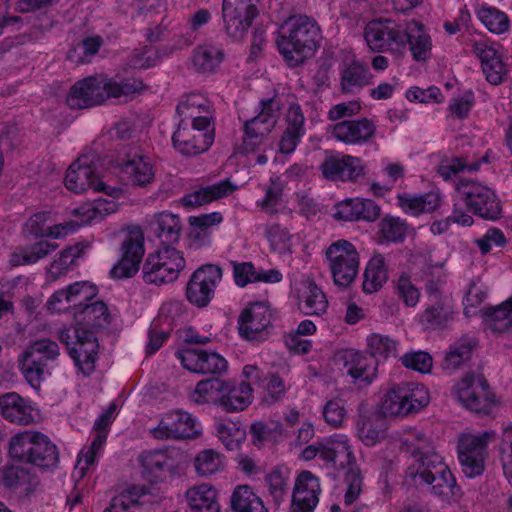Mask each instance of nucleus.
<instances>
[{
    "mask_svg": "<svg viewBox=\"0 0 512 512\" xmlns=\"http://www.w3.org/2000/svg\"><path fill=\"white\" fill-rule=\"evenodd\" d=\"M321 40L316 21L305 15L287 18L279 27L276 45L290 67H298L314 56Z\"/></svg>",
    "mask_w": 512,
    "mask_h": 512,
    "instance_id": "1",
    "label": "nucleus"
},
{
    "mask_svg": "<svg viewBox=\"0 0 512 512\" xmlns=\"http://www.w3.org/2000/svg\"><path fill=\"white\" fill-rule=\"evenodd\" d=\"M144 88L138 79L118 80L104 75L89 76L76 82L66 102L70 108L84 109L99 105L109 98L134 94Z\"/></svg>",
    "mask_w": 512,
    "mask_h": 512,
    "instance_id": "2",
    "label": "nucleus"
},
{
    "mask_svg": "<svg viewBox=\"0 0 512 512\" xmlns=\"http://www.w3.org/2000/svg\"><path fill=\"white\" fill-rule=\"evenodd\" d=\"M406 478L416 486H427L440 498L450 499L457 489L456 479L437 452L415 455L406 469Z\"/></svg>",
    "mask_w": 512,
    "mask_h": 512,
    "instance_id": "3",
    "label": "nucleus"
},
{
    "mask_svg": "<svg viewBox=\"0 0 512 512\" xmlns=\"http://www.w3.org/2000/svg\"><path fill=\"white\" fill-rule=\"evenodd\" d=\"M9 456L23 463L39 467H52L58 462V451L50 438L42 432L25 430L9 440Z\"/></svg>",
    "mask_w": 512,
    "mask_h": 512,
    "instance_id": "4",
    "label": "nucleus"
},
{
    "mask_svg": "<svg viewBox=\"0 0 512 512\" xmlns=\"http://www.w3.org/2000/svg\"><path fill=\"white\" fill-rule=\"evenodd\" d=\"M59 355V345L49 338L37 339L24 350L19 357V368L34 389H39L41 382L51 374L52 363Z\"/></svg>",
    "mask_w": 512,
    "mask_h": 512,
    "instance_id": "5",
    "label": "nucleus"
},
{
    "mask_svg": "<svg viewBox=\"0 0 512 512\" xmlns=\"http://www.w3.org/2000/svg\"><path fill=\"white\" fill-rule=\"evenodd\" d=\"M98 166L99 159L95 152L83 153L67 170L65 177L67 189L75 193L93 189L114 198L123 196L124 192L121 188L107 185L100 179L97 173Z\"/></svg>",
    "mask_w": 512,
    "mask_h": 512,
    "instance_id": "6",
    "label": "nucleus"
},
{
    "mask_svg": "<svg viewBox=\"0 0 512 512\" xmlns=\"http://www.w3.org/2000/svg\"><path fill=\"white\" fill-rule=\"evenodd\" d=\"M407 22L397 23L391 19L372 20L364 28V39L372 52L389 53L400 59L404 57Z\"/></svg>",
    "mask_w": 512,
    "mask_h": 512,
    "instance_id": "7",
    "label": "nucleus"
},
{
    "mask_svg": "<svg viewBox=\"0 0 512 512\" xmlns=\"http://www.w3.org/2000/svg\"><path fill=\"white\" fill-rule=\"evenodd\" d=\"M429 401V391L424 385L402 383L387 391L381 403V411L385 416L405 417L418 413Z\"/></svg>",
    "mask_w": 512,
    "mask_h": 512,
    "instance_id": "8",
    "label": "nucleus"
},
{
    "mask_svg": "<svg viewBox=\"0 0 512 512\" xmlns=\"http://www.w3.org/2000/svg\"><path fill=\"white\" fill-rule=\"evenodd\" d=\"M185 266L183 252L164 244L148 255L143 265V279L146 283L156 285L173 282Z\"/></svg>",
    "mask_w": 512,
    "mask_h": 512,
    "instance_id": "9",
    "label": "nucleus"
},
{
    "mask_svg": "<svg viewBox=\"0 0 512 512\" xmlns=\"http://www.w3.org/2000/svg\"><path fill=\"white\" fill-rule=\"evenodd\" d=\"M59 340L65 344L68 354L85 376L95 369L98 342L93 332L79 327L65 328L59 332Z\"/></svg>",
    "mask_w": 512,
    "mask_h": 512,
    "instance_id": "10",
    "label": "nucleus"
},
{
    "mask_svg": "<svg viewBox=\"0 0 512 512\" xmlns=\"http://www.w3.org/2000/svg\"><path fill=\"white\" fill-rule=\"evenodd\" d=\"M455 189L457 197L476 215L489 220L501 216L500 201L490 187L474 180L460 179Z\"/></svg>",
    "mask_w": 512,
    "mask_h": 512,
    "instance_id": "11",
    "label": "nucleus"
},
{
    "mask_svg": "<svg viewBox=\"0 0 512 512\" xmlns=\"http://www.w3.org/2000/svg\"><path fill=\"white\" fill-rule=\"evenodd\" d=\"M495 439L493 431L481 433H467L459 437L458 459L462 472L468 478H475L483 474L488 457V445Z\"/></svg>",
    "mask_w": 512,
    "mask_h": 512,
    "instance_id": "12",
    "label": "nucleus"
},
{
    "mask_svg": "<svg viewBox=\"0 0 512 512\" xmlns=\"http://www.w3.org/2000/svg\"><path fill=\"white\" fill-rule=\"evenodd\" d=\"M326 259L336 285L347 287L356 278L359 269V254L349 241L340 239L326 249Z\"/></svg>",
    "mask_w": 512,
    "mask_h": 512,
    "instance_id": "13",
    "label": "nucleus"
},
{
    "mask_svg": "<svg viewBox=\"0 0 512 512\" xmlns=\"http://www.w3.org/2000/svg\"><path fill=\"white\" fill-rule=\"evenodd\" d=\"M116 405L110 404L96 419L93 430L94 437L91 444L84 447L78 455L72 478L76 484L81 481L90 468L95 464L96 458L106 443L110 425L115 418Z\"/></svg>",
    "mask_w": 512,
    "mask_h": 512,
    "instance_id": "14",
    "label": "nucleus"
},
{
    "mask_svg": "<svg viewBox=\"0 0 512 512\" xmlns=\"http://www.w3.org/2000/svg\"><path fill=\"white\" fill-rule=\"evenodd\" d=\"M150 434L158 440L197 438L202 433L198 418L184 410H174L163 414Z\"/></svg>",
    "mask_w": 512,
    "mask_h": 512,
    "instance_id": "15",
    "label": "nucleus"
},
{
    "mask_svg": "<svg viewBox=\"0 0 512 512\" xmlns=\"http://www.w3.org/2000/svg\"><path fill=\"white\" fill-rule=\"evenodd\" d=\"M173 145L180 153L188 156L203 153L214 141L213 127L209 120L179 123L172 136Z\"/></svg>",
    "mask_w": 512,
    "mask_h": 512,
    "instance_id": "16",
    "label": "nucleus"
},
{
    "mask_svg": "<svg viewBox=\"0 0 512 512\" xmlns=\"http://www.w3.org/2000/svg\"><path fill=\"white\" fill-rule=\"evenodd\" d=\"M121 251V259L110 270V276L114 279L131 278L139 271L145 252L144 234L139 226L126 229Z\"/></svg>",
    "mask_w": 512,
    "mask_h": 512,
    "instance_id": "17",
    "label": "nucleus"
},
{
    "mask_svg": "<svg viewBox=\"0 0 512 512\" xmlns=\"http://www.w3.org/2000/svg\"><path fill=\"white\" fill-rule=\"evenodd\" d=\"M98 295V287L90 281H76L55 291L47 300L51 313L73 312L81 309Z\"/></svg>",
    "mask_w": 512,
    "mask_h": 512,
    "instance_id": "18",
    "label": "nucleus"
},
{
    "mask_svg": "<svg viewBox=\"0 0 512 512\" xmlns=\"http://www.w3.org/2000/svg\"><path fill=\"white\" fill-rule=\"evenodd\" d=\"M471 49L480 60L482 72L490 84L499 85L505 81L508 66L504 61V48L501 44L488 39L472 40Z\"/></svg>",
    "mask_w": 512,
    "mask_h": 512,
    "instance_id": "19",
    "label": "nucleus"
},
{
    "mask_svg": "<svg viewBox=\"0 0 512 512\" xmlns=\"http://www.w3.org/2000/svg\"><path fill=\"white\" fill-rule=\"evenodd\" d=\"M454 393L463 406L477 413H489L494 405L493 395L480 376L466 375L455 385Z\"/></svg>",
    "mask_w": 512,
    "mask_h": 512,
    "instance_id": "20",
    "label": "nucleus"
},
{
    "mask_svg": "<svg viewBox=\"0 0 512 512\" xmlns=\"http://www.w3.org/2000/svg\"><path fill=\"white\" fill-rule=\"evenodd\" d=\"M258 0H223V20L227 34L241 40L258 14Z\"/></svg>",
    "mask_w": 512,
    "mask_h": 512,
    "instance_id": "21",
    "label": "nucleus"
},
{
    "mask_svg": "<svg viewBox=\"0 0 512 512\" xmlns=\"http://www.w3.org/2000/svg\"><path fill=\"white\" fill-rule=\"evenodd\" d=\"M222 279V269L213 264L203 265L190 277L186 296L190 303L205 307L214 297L215 289Z\"/></svg>",
    "mask_w": 512,
    "mask_h": 512,
    "instance_id": "22",
    "label": "nucleus"
},
{
    "mask_svg": "<svg viewBox=\"0 0 512 512\" xmlns=\"http://www.w3.org/2000/svg\"><path fill=\"white\" fill-rule=\"evenodd\" d=\"M272 311L265 302L250 303L238 318V330L241 337L249 341H263L268 336Z\"/></svg>",
    "mask_w": 512,
    "mask_h": 512,
    "instance_id": "23",
    "label": "nucleus"
},
{
    "mask_svg": "<svg viewBox=\"0 0 512 512\" xmlns=\"http://www.w3.org/2000/svg\"><path fill=\"white\" fill-rule=\"evenodd\" d=\"M0 415L8 422L27 426L38 422L40 410L28 398L16 392H8L0 396Z\"/></svg>",
    "mask_w": 512,
    "mask_h": 512,
    "instance_id": "24",
    "label": "nucleus"
},
{
    "mask_svg": "<svg viewBox=\"0 0 512 512\" xmlns=\"http://www.w3.org/2000/svg\"><path fill=\"white\" fill-rule=\"evenodd\" d=\"M343 370L351 377L352 383L359 387L370 385L378 374V362L372 356L353 349L341 353Z\"/></svg>",
    "mask_w": 512,
    "mask_h": 512,
    "instance_id": "25",
    "label": "nucleus"
},
{
    "mask_svg": "<svg viewBox=\"0 0 512 512\" xmlns=\"http://www.w3.org/2000/svg\"><path fill=\"white\" fill-rule=\"evenodd\" d=\"M176 357L182 366L198 374H221L228 368L227 360L216 352L186 348L178 351Z\"/></svg>",
    "mask_w": 512,
    "mask_h": 512,
    "instance_id": "26",
    "label": "nucleus"
},
{
    "mask_svg": "<svg viewBox=\"0 0 512 512\" xmlns=\"http://www.w3.org/2000/svg\"><path fill=\"white\" fill-rule=\"evenodd\" d=\"M253 388L246 381H221L218 408L226 413H238L246 410L253 402Z\"/></svg>",
    "mask_w": 512,
    "mask_h": 512,
    "instance_id": "27",
    "label": "nucleus"
},
{
    "mask_svg": "<svg viewBox=\"0 0 512 512\" xmlns=\"http://www.w3.org/2000/svg\"><path fill=\"white\" fill-rule=\"evenodd\" d=\"M119 167L122 175L135 186L145 187L151 184L155 177L152 160L137 149L127 152Z\"/></svg>",
    "mask_w": 512,
    "mask_h": 512,
    "instance_id": "28",
    "label": "nucleus"
},
{
    "mask_svg": "<svg viewBox=\"0 0 512 512\" xmlns=\"http://www.w3.org/2000/svg\"><path fill=\"white\" fill-rule=\"evenodd\" d=\"M320 170L326 179L349 181L363 174V165L358 157L332 155L325 158L320 165Z\"/></svg>",
    "mask_w": 512,
    "mask_h": 512,
    "instance_id": "29",
    "label": "nucleus"
},
{
    "mask_svg": "<svg viewBox=\"0 0 512 512\" xmlns=\"http://www.w3.org/2000/svg\"><path fill=\"white\" fill-rule=\"evenodd\" d=\"M140 460L143 473L151 482L163 481L172 477L177 470L175 458L166 450L144 452Z\"/></svg>",
    "mask_w": 512,
    "mask_h": 512,
    "instance_id": "30",
    "label": "nucleus"
},
{
    "mask_svg": "<svg viewBox=\"0 0 512 512\" xmlns=\"http://www.w3.org/2000/svg\"><path fill=\"white\" fill-rule=\"evenodd\" d=\"M321 460L341 468L354 464L355 456L349 437L336 433L322 439Z\"/></svg>",
    "mask_w": 512,
    "mask_h": 512,
    "instance_id": "31",
    "label": "nucleus"
},
{
    "mask_svg": "<svg viewBox=\"0 0 512 512\" xmlns=\"http://www.w3.org/2000/svg\"><path fill=\"white\" fill-rule=\"evenodd\" d=\"M374 123L366 118L360 120H345L331 127L332 136L348 145H362L375 134Z\"/></svg>",
    "mask_w": 512,
    "mask_h": 512,
    "instance_id": "32",
    "label": "nucleus"
},
{
    "mask_svg": "<svg viewBox=\"0 0 512 512\" xmlns=\"http://www.w3.org/2000/svg\"><path fill=\"white\" fill-rule=\"evenodd\" d=\"M184 499L190 512H221L218 491L210 483L190 486L184 493Z\"/></svg>",
    "mask_w": 512,
    "mask_h": 512,
    "instance_id": "33",
    "label": "nucleus"
},
{
    "mask_svg": "<svg viewBox=\"0 0 512 512\" xmlns=\"http://www.w3.org/2000/svg\"><path fill=\"white\" fill-rule=\"evenodd\" d=\"M272 131V120L261 121V118H252L244 125V134L239 151L242 154L265 152L269 147L268 136Z\"/></svg>",
    "mask_w": 512,
    "mask_h": 512,
    "instance_id": "34",
    "label": "nucleus"
},
{
    "mask_svg": "<svg viewBox=\"0 0 512 512\" xmlns=\"http://www.w3.org/2000/svg\"><path fill=\"white\" fill-rule=\"evenodd\" d=\"M355 436L368 447L382 443L387 437L384 420L375 412L359 414L355 423Z\"/></svg>",
    "mask_w": 512,
    "mask_h": 512,
    "instance_id": "35",
    "label": "nucleus"
},
{
    "mask_svg": "<svg viewBox=\"0 0 512 512\" xmlns=\"http://www.w3.org/2000/svg\"><path fill=\"white\" fill-rule=\"evenodd\" d=\"M321 493L318 477L310 471H302L295 480L292 503L296 507L314 508L319 502Z\"/></svg>",
    "mask_w": 512,
    "mask_h": 512,
    "instance_id": "36",
    "label": "nucleus"
},
{
    "mask_svg": "<svg viewBox=\"0 0 512 512\" xmlns=\"http://www.w3.org/2000/svg\"><path fill=\"white\" fill-rule=\"evenodd\" d=\"M406 40H404V54L409 47L415 61H426L431 56L432 40L424 26L417 21L407 22Z\"/></svg>",
    "mask_w": 512,
    "mask_h": 512,
    "instance_id": "37",
    "label": "nucleus"
},
{
    "mask_svg": "<svg viewBox=\"0 0 512 512\" xmlns=\"http://www.w3.org/2000/svg\"><path fill=\"white\" fill-rule=\"evenodd\" d=\"M299 309L307 315H321L327 307L328 301L323 291L311 280H304L298 288Z\"/></svg>",
    "mask_w": 512,
    "mask_h": 512,
    "instance_id": "38",
    "label": "nucleus"
},
{
    "mask_svg": "<svg viewBox=\"0 0 512 512\" xmlns=\"http://www.w3.org/2000/svg\"><path fill=\"white\" fill-rule=\"evenodd\" d=\"M76 326L82 329L103 328L110 324L111 314L107 305L102 301L88 303L81 309L73 312Z\"/></svg>",
    "mask_w": 512,
    "mask_h": 512,
    "instance_id": "39",
    "label": "nucleus"
},
{
    "mask_svg": "<svg viewBox=\"0 0 512 512\" xmlns=\"http://www.w3.org/2000/svg\"><path fill=\"white\" fill-rule=\"evenodd\" d=\"M263 236L272 253L280 257L290 256L294 251V235L280 223L270 222L262 225Z\"/></svg>",
    "mask_w": 512,
    "mask_h": 512,
    "instance_id": "40",
    "label": "nucleus"
},
{
    "mask_svg": "<svg viewBox=\"0 0 512 512\" xmlns=\"http://www.w3.org/2000/svg\"><path fill=\"white\" fill-rule=\"evenodd\" d=\"M441 197L438 192L425 194L402 193L397 196L399 207L406 213L418 216L423 213H431L440 205Z\"/></svg>",
    "mask_w": 512,
    "mask_h": 512,
    "instance_id": "41",
    "label": "nucleus"
},
{
    "mask_svg": "<svg viewBox=\"0 0 512 512\" xmlns=\"http://www.w3.org/2000/svg\"><path fill=\"white\" fill-rule=\"evenodd\" d=\"M225 54L219 44L206 42L198 45L192 55V64L196 71L210 74L224 61Z\"/></svg>",
    "mask_w": 512,
    "mask_h": 512,
    "instance_id": "42",
    "label": "nucleus"
},
{
    "mask_svg": "<svg viewBox=\"0 0 512 512\" xmlns=\"http://www.w3.org/2000/svg\"><path fill=\"white\" fill-rule=\"evenodd\" d=\"M236 189L237 185L233 184L229 179H224L185 195L182 203L185 206H200L231 195Z\"/></svg>",
    "mask_w": 512,
    "mask_h": 512,
    "instance_id": "43",
    "label": "nucleus"
},
{
    "mask_svg": "<svg viewBox=\"0 0 512 512\" xmlns=\"http://www.w3.org/2000/svg\"><path fill=\"white\" fill-rule=\"evenodd\" d=\"M89 246L87 242H80L64 249L59 257L48 266L47 279L53 282L64 276L76 260L86 255Z\"/></svg>",
    "mask_w": 512,
    "mask_h": 512,
    "instance_id": "44",
    "label": "nucleus"
},
{
    "mask_svg": "<svg viewBox=\"0 0 512 512\" xmlns=\"http://www.w3.org/2000/svg\"><path fill=\"white\" fill-rule=\"evenodd\" d=\"M177 113L182 117L180 123L211 121V107L208 99L201 94H189L178 105Z\"/></svg>",
    "mask_w": 512,
    "mask_h": 512,
    "instance_id": "45",
    "label": "nucleus"
},
{
    "mask_svg": "<svg viewBox=\"0 0 512 512\" xmlns=\"http://www.w3.org/2000/svg\"><path fill=\"white\" fill-rule=\"evenodd\" d=\"M214 430L217 439L230 451L239 449L247 435L245 426L230 418L216 421Z\"/></svg>",
    "mask_w": 512,
    "mask_h": 512,
    "instance_id": "46",
    "label": "nucleus"
},
{
    "mask_svg": "<svg viewBox=\"0 0 512 512\" xmlns=\"http://www.w3.org/2000/svg\"><path fill=\"white\" fill-rule=\"evenodd\" d=\"M193 467L199 477L209 478L225 470L226 457L218 450L203 449L195 455Z\"/></svg>",
    "mask_w": 512,
    "mask_h": 512,
    "instance_id": "47",
    "label": "nucleus"
},
{
    "mask_svg": "<svg viewBox=\"0 0 512 512\" xmlns=\"http://www.w3.org/2000/svg\"><path fill=\"white\" fill-rule=\"evenodd\" d=\"M230 503L234 512H268L263 500L249 485L236 486Z\"/></svg>",
    "mask_w": 512,
    "mask_h": 512,
    "instance_id": "48",
    "label": "nucleus"
},
{
    "mask_svg": "<svg viewBox=\"0 0 512 512\" xmlns=\"http://www.w3.org/2000/svg\"><path fill=\"white\" fill-rule=\"evenodd\" d=\"M388 279L385 258L381 254H375L367 263L364 280L363 291L367 294L377 292Z\"/></svg>",
    "mask_w": 512,
    "mask_h": 512,
    "instance_id": "49",
    "label": "nucleus"
},
{
    "mask_svg": "<svg viewBox=\"0 0 512 512\" xmlns=\"http://www.w3.org/2000/svg\"><path fill=\"white\" fill-rule=\"evenodd\" d=\"M476 16L483 26L492 34L502 35L510 29L508 15L496 7L487 4L480 5L476 10Z\"/></svg>",
    "mask_w": 512,
    "mask_h": 512,
    "instance_id": "50",
    "label": "nucleus"
},
{
    "mask_svg": "<svg viewBox=\"0 0 512 512\" xmlns=\"http://www.w3.org/2000/svg\"><path fill=\"white\" fill-rule=\"evenodd\" d=\"M45 214L38 213L33 215L26 223L28 231L35 236H46L53 239H59L72 233L77 228L74 221H67L53 226L45 227L43 222L45 221Z\"/></svg>",
    "mask_w": 512,
    "mask_h": 512,
    "instance_id": "51",
    "label": "nucleus"
},
{
    "mask_svg": "<svg viewBox=\"0 0 512 512\" xmlns=\"http://www.w3.org/2000/svg\"><path fill=\"white\" fill-rule=\"evenodd\" d=\"M57 245L48 241H39L26 248H17L10 262L15 266L34 264L57 249Z\"/></svg>",
    "mask_w": 512,
    "mask_h": 512,
    "instance_id": "52",
    "label": "nucleus"
},
{
    "mask_svg": "<svg viewBox=\"0 0 512 512\" xmlns=\"http://www.w3.org/2000/svg\"><path fill=\"white\" fill-rule=\"evenodd\" d=\"M154 230L161 239L162 245L175 243L179 240L181 231L180 218L170 212H161L154 217Z\"/></svg>",
    "mask_w": 512,
    "mask_h": 512,
    "instance_id": "53",
    "label": "nucleus"
},
{
    "mask_svg": "<svg viewBox=\"0 0 512 512\" xmlns=\"http://www.w3.org/2000/svg\"><path fill=\"white\" fill-rule=\"evenodd\" d=\"M486 323L496 333L512 331V295L502 304L487 310Z\"/></svg>",
    "mask_w": 512,
    "mask_h": 512,
    "instance_id": "54",
    "label": "nucleus"
},
{
    "mask_svg": "<svg viewBox=\"0 0 512 512\" xmlns=\"http://www.w3.org/2000/svg\"><path fill=\"white\" fill-rule=\"evenodd\" d=\"M367 349L374 359H388L398 354V342L388 335L372 333L367 336Z\"/></svg>",
    "mask_w": 512,
    "mask_h": 512,
    "instance_id": "55",
    "label": "nucleus"
},
{
    "mask_svg": "<svg viewBox=\"0 0 512 512\" xmlns=\"http://www.w3.org/2000/svg\"><path fill=\"white\" fill-rule=\"evenodd\" d=\"M221 379H208L199 381L191 394V400L198 404H213L218 407Z\"/></svg>",
    "mask_w": 512,
    "mask_h": 512,
    "instance_id": "56",
    "label": "nucleus"
},
{
    "mask_svg": "<svg viewBox=\"0 0 512 512\" xmlns=\"http://www.w3.org/2000/svg\"><path fill=\"white\" fill-rule=\"evenodd\" d=\"M325 422L334 429L344 427L347 420L346 402L341 397L328 400L322 409Z\"/></svg>",
    "mask_w": 512,
    "mask_h": 512,
    "instance_id": "57",
    "label": "nucleus"
},
{
    "mask_svg": "<svg viewBox=\"0 0 512 512\" xmlns=\"http://www.w3.org/2000/svg\"><path fill=\"white\" fill-rule=\"evenodd\" d=\"M402 445L412 454L420 456L430 452H435L431 439L422 431L409 429L405 432Z\"/></svg>",
    "mask_w": 512,
    "mask_h": 512,
    "instance_id": "58",
    "label": "nucleus"
},
{
    "mask_svg": "<svg viewBox=\"0 0 512 512\" xmlns=\"http://www.w3.org/2000/svg\"><path fill=\"white\" fill-rule=\"evenodd\" d=\"M263 389V401L268 405H272L283 399L289 389V384L279 372H269Z\"/></svg>",
    "mask_w": 512,
    "mask_h": 512,
    "instance_id": "59",
    "label": "nucleus"
},
{
    "mask_svg": "<svg viewBox=\"0 0 512 512\" xmlns=\"http://www.w3.org/2000/svg\"><path fill=\"white\" fill-rule=\"evenodd\" d=\"M147 493L144 487H132L115 496L105 512H135L138 499Z\"/></svg>",
    "mask_w": 512,
    "mask_h": 512,
    "instance_id": "60",
    "label": "nucleus"
},
{
    "mask_svg": "<svg viewBox=\"0 0 512 512\" xmlns=\"http://www.w3.org/2000/svg\"><path fill=\"white\" fill-rule=\"evenodd\" d=\"M288 480V474L280 468H276L266 475L265 482L269 495L276 504L285 500L288 492Z\"/></svg>",
    "mask_w": 512,
    "mask_h": 512,
    "instance_id": "61",
    "label": "nucleus"
},
{
    "mask_svg": "<svg viewBox=\"0 0 512 512\" xmlns=\"http://www.w3.org/2000/svg\"><path fill=\"white\" fill-rule=\"evenodd\" d=\"M264 191V196L256 201V207L270 216L278 214L283 202L281 185L276 181H272Z\"/></svg>",
    "mask_w": 512,
    "mask_h": 512,
    "instance_id": "62",
    "label": "nucleus"
},
{
    "mask_svg": "<svg viewBox=\"0 0 512 512\" xmlns=\"http://www.w3.org/2000/svg\"><path fill=\"white\" fill-rule=\"evenodd\" d=\"M368 84V70L359 63H352L342 73L341 86L346 92H352Z\"/></svg>",
    "mask_w": 512,
    "mask_h": 512,
    "instance_id": "63",
    "label": "nucleus"
},
{
    "mask_svg": "<svg viewBox=\"0 0 512 512\" xmlns=\"http://www.w3.org/2000/svg\"><path fill=\"white\" fill-rule=\"evenodd\" d=\"M472 347L467 342H457L449 347L446 353L443 368L446 371L453 372L463 363L471 358Z\"/></svg>",
    "mask_w": 512,
    "mask_h": 512,
    "instance_id": "64",
    "label": "nucleus"
}]
</instances>
